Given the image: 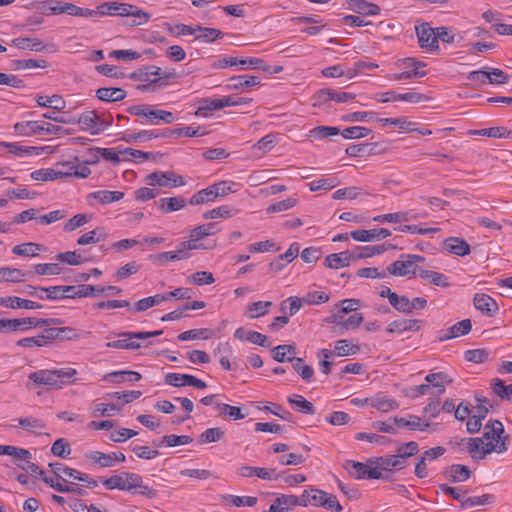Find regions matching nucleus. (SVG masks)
I'll list each match as a JSON object with an SVG mask.
<instances>
[{
  "label": "nucleus",
  "mask_w": 512,
  "mask_h": 512,
  "mask_svg": "<svg viewBox=\"0 0 512 512\" xmlns=\"http://www.w3.org/2000/svg\"><path fill=\"white\" fill-rule=\"evenodd\" d=\"M96 96L101 101L116 102L121 101L126 97V91L122 88H99L96 91Z\"/></svg>",
  "instance_id": "nucleus-28"
},
{
  "label": "nucleus",
  "mask_w": 512,
  "mask_h": 512,
  "mask_svg": "<svg viewBox=\"0 0 512 512\" xmlns=\"http://www.w3.org/2000/svg\"><path fill=\"white\" fill-rule=\"evenodd\" d=\"M76 123L81 125L83 130H89L92 135H97L102 132V127L99 124V115L95 110L86 111L76 119Z\"/></svg>",
  "instance_id": "nucleus-15"
},
{
  "label": "nucleus",
  "mask_w": 512,
  "mask_h": 512,
  "mask_svg": "<svg viewBox=\"0 0 512 512\" xmlns=\"http://www.w3.org/2000/svg\"><path fill=\"white\" fill-rule=\"evenodd\" d=\"M353 260H356L353 251L333 253L325 258V266L331 269L344 268L349 266Z\"/></svg>",
  "instance_id": "nucleus-17"
},
{
  "label": "nucleus",
  "mask_w": 512,
  "mask_h": 512,
  "mask_svg": "<svg viewBox=\"0 0 512 512\" xmlns=\"http://www.w3.org/2000/svg\"><path fill=\"white\" fill-rule=\"evenodd\" d=\"M345 468L356 479H367L368 465L354 460H347Z\"/></svg>",
  "instance_id": "nucleus-53"
},
{
  "label": "nucleus",
  "mask_w": 512,
  "mask_h": 512,
  "mask_svg": "<svg viewBox=\"0 0 512 512\" xmlns=\"http://www.w3.org/2000/svg\"><path fill=\"white\" fill-rule=\"evenodd\" d=\"M90 151L95 154V160H87V164H97L99 162V155H101L105 160L111 161L114 164H119L121 161L119 153L109 148H91Z\"/></svg>",
  "instance_id": "nucleus-39"
},
{
  "label": "nucleus",
  "mask_w": 512,
  "mask_h": 512,
  "mask_svg": "<svg viewBox=\"0 0 512 512\" xmlns=\"http://www.w3.org/2000/svg\"><path fill=\"white\" fill-rule=\"evenodd\" d=\"M89 459H91L95 464H98L100 467H112L115 464V459L111 454H105L100 451H92L88 455Z\"/></svg>",
  "instance_id": "nucleus-64"
},
{
  "label": "nucleus",
  "mask_w": 512,
  "mask_h": 512,
  "mask_svg": "<svg viewBox=\"0 0 512 512\" xmlns=\"http://www.w3.org/2000/svg\"><path fill=\"white\" fill-rule=\"evenodd\" d=\"M76 374L77 370L70 367L54 370L42 369L30 373L28 378L39 386L62 388L63 385L72 383L73 381L70 379Z\"/></svg>",
  "instance_id": "nucleus-2"
},
{
  "label": "nucleus",
  "mask_w": 512,
  "mask_h": 512,
  "mask_svg": "<svg viewBox=\"0 0 512 512\" xmlns=\"http://www.w3.org/2000/svg\"><path fill=\"white\" fill-rule=\"evenodd\" d=\"M444 248L451 254L464 257L471 252L470 245L462 238L449 237L443 241Z\"/></svg>",
  "instance_id": "nucleus-20"
},
{
  "label": "nucleus",
  "mask_w": 512,
  "mask_h": 512,
  "mask_svg": "<svg viewBox=\"0 0 512 512\" xmlns=\"http://www.w3.org/2000/svg\"><path fill=\"white\" fill-rule=\"evenodd\" d=\"M56 259L58 261L65 262L72 266L81 265L88 261L87 258L82 256V254L79 250L58 253L56 255Z\"/></svg>",
  "instance_id": "nucleus-46"
},
{
  "label": "nucleus",
  "mask_w": 512,
  "mask_h": 512,
  "mask_svg": "<svg viewBox=\"0 0 512 512\" xmlns=\"http://www.w3.org/2000/svg\"><path fill=\"white\" fill-rule=\"evenodd\" d=\"M472 328L471 320L470 319H463L460 322H457L450 328L446 330H442L441 336L439 337V341L443 342L446 340H450L459 336L467 335Z\"/></svg>",
  "instance_id": "nucleus-16"
},
{
  "label": "nucleus",
  "mask_w": 512,
  "mask_h": 512,
  "mask_svg": "<svg viewBox=\"0 0 512 512\" xmlns=\"http://www.w3.org/2000/svg\"><path fill=\"white\" fill-rule=\"evenodd\" d=\"M350 235L356 241L369 242L385 239L391 235V232L386 228H374L370 230L360 229L352 231Z\"/></svg>",
  "instance_id": "nucleus-14"
},
{
  "label": "nucleus",
  "mask_w": 512,
  "mask_h": 512,
  "mask_svg": "<svg viewBox=\"0 0 512 512\" xmlns=\"http://www.w3.org/2000/svg\"><path fill=\"white\" fill-rule=\"evenodd\" d=\"M273 359L277 362H292L295 358L296 348L294 345L282 344L273 348Z\"/></svg>",
  "instance_id": "nucleus-27"
},
{
  "label": "nucleus",
  "mask_w": 512,
  "mask_h": 512,
  "mask_svg": "<svg viewBox=\"0 0 512 512\" xmlns=\"http://www.w3.org/2000/svg\"><path fill=\"white\" fill-rule=\"evenodd\" d=\"M230 82L229 89L239 90L260 84V79L257 76L240 75L230 78Z\"/></svg>",
  "instance_id": "nucleus-30"
},
{
  "label": "nucleus",
  "mask_w": 512,
  "mask_h": 512,
  "mask_svg": "<svg viewBox=\"0 0 512 512\" xmlns=\"http://www.w3.org/2000/svg\"><path fill=\"white\" fill-rule=\"evenodd\" d=\"M45 250L42 244L27 242L13 247L12 252L18 256L35 257L39 252Z\"/></svg>",
  "instance_id": "nucleus-32"
},
{
  "label": "nucleus",
  "mask_w": 512,
  "mask_h": 512,
  "mask_svg": "<svg viewBox=\"0 0 512 512\" xmlns=\"http://www.w3.org/2000/svg\"><path fill=\"white\" fill-rule=\"evenodd\" d=\"M493 392L501 399L512 400V384L505 385L499 378H493L490 382Z\"/></svg>",
  "instance_id": "nucleus-43"
},
{
  "label": "nucleus",
  "mask_w": 512,
  "mask_h": 512,
  "mask_svg": "<svg viewBox=\"0 0 512 512\" xmlns=\"http://www.w3.org/2000/svg\"><path fill=\"white\" fill-rule=\"evenodd\" d=\"M80 294L82 297H96L99 295H102L104 293H111V294H120L122 292L121 288L117 286H100V285H87V284H81L80 285Z\"/></svg>",
  "instance_id": "nucleus-23"
},
{
  "label": "nucleus",
  "mask_w": 512,
  "mask_h": 512,
  "mask_svg": "<svg viewBox=\"0 0 512 512\" xmlns=\"http://www.w3.org/2000/svg\"><path fill=\"white\" fill-rule=\"evenodd\" d=\"M225 435L220 427L208 428L199 436L200 444H208L220 441Z\"/></svg>",
  "instance_id": "nucleus-52"
},
{
  "label": "nucleus",
  "mask_w": 512,
  "mask_h": 512,
  "mask_svg": "<svg viewBox=\"0 0 512 512\" xmlns=\"http://www.w3.org/2000/svg\"><path fill=\"white\" fill-rule=\"evenodd\" d=\"M0 455H9L18 460H27L32 457L29 450L10 445H0Z\"/></svg>",
  "instance_id": "nucleus-48"
},
{
  "label": "nucleus",
  "mask_w": 512,
  "mask_h": 512,
  "mask_svg": "<svg viewBox=\"0 0 512 512\" xmlns=\"http://www.w3.org/2000/svg\"><path fill=\"white\" fill-rule=\"evenodd\" d=\"M415 29L421 48L428 50H437L439 48L436 29L432 28L429 23H423L416 26Z\"/></svg>",
  "instance_id": "nucleus-10"
},
{
  "label": "nucleus",
  "mask_w": 512,
  "mask_h": 512,
  "mask_svg": "<svg viewBox=\"0 0 512 512\" xmlns=\"http://www.w3.org/2000/svg\"><path fill=\"white\" fill-rule=\"evenodd\" d=\"M419 451L418 443L415 441H410L407 443H401L396 452L398 456H401V460L404 461V464L407 466V459Z\"/></svg>",
  "instance_id": "nucleus-58"
},
{
  "label": "nucleus",
  "mask_w": 512,
  "mask_h": 512,
  "mask_svg": "<svg viewBox=\"0 0 512 512\" xmlns=\"http://www.w3.org/2000/svg\"><path fill=\"white\" fill-rule=\"evenodd\" d=\"M37 275H59L63 268L58 263H40L34 266Z\"/></svg>",
  "instance_id": "nucleus-63"
},
{
  "label": "nucleus",
  "mask_w": 512,
  "mask_h": 512,
  "mask_svg": "<svg viewBox=\"0 0 512 512\" xmlns=\"http://www.w3.org/2000/svg\"><path fill=\"white\" fill-rule=\"evenodd\" d=\"M404 260H397L387 267V272L394 276H407L409 274H418L421 270L417 263L425 261V257L416 254L403 255Z\"/></svg>",
  "instance_id": "nucleus-7"
},
{
  "label": "nucleus",
  "mask_w": 512,
  "mask_h": 512,
  "mask_svg": "<svg viewBox=\"0 0 512 512\" xmlns=\"http://www.w3.org/2000/svg\"><path fill=\"white\" fill-rule=\"evenodd\" d=\"M396 246L392 244H380L375 246H364V247H356V249L353 251L355 259H363V258H369L374 255L382 254L383 252L387 251L388 249H395Z\"/></svg>",
  "instance_id": "nucleus-26"
},
{
  "label": "nucleus",
  "mask_w": 512,
  "mask_h": 512,
  "mask_svg": "<svg viewBox=\"0 0 512 512\" xmlns=\"http://www.w3.org/2000/svg\"><path fill=\"white\" fill-rule=\"evenodd\" d=\"M238 210L223 205L212 210H209L203 214L204 219H215V218H230L234 216Z\"/></svg>",
  "instance_id": "nucleus-55"
},
{
  "label": "nucleus",
  "mask_w": 512,
  "mask_h": 512,
  "mask_svg": "<svg viewBox=\"0 0 512 512\" xmlns=\"http://www.w3.org/2000/svg\"><path fill=\"white\" fill-rule=\"evenodd\" d=\"M68 172H56L55 169H39L31 173V178L35 181H53L56 179L64 178Z\"/></svg>",
  "instance_id": "nucleus-38"
},
{
  "label": "nucleus",
  "mask_w": 512,
  "mask_h": 512,
  "mask_svg": "<svg viewBox=\"0 0 512 512\" xmlns=\"http://www.w3.org/2000/svg\"><path fill=\"white\" fill-rule=\"evenodd\" d=\"M473 302L477 310L489 317H493L498 313L499 307L497 302L487 294L476 293L474 295Z\"/></svg>",
  "instance_id": "nucleus-13"
},
{
  "label": "nucleus",
  "mask_w": 512,
  "mask_h": 512,
  "mask_svg": "<svg viewBox=\"0 0 512 512\" xmlns=\"http://www.w3.org/2000/svg\"><path fill=\"white\" fill-rule=\"evenodd\" d=\"M375 463L383 470H390L391 468L400 470L406 467L404 461L401 460V456L397 454L376 458Z\"/></svg>",
  "instance_id": "nucleus-40"
},
{
  "label": "nucleus",
  "mask_w": 512,
  "mask_h": 512,
  "mask_svg": "<svg viewBox=\"0 0 512 512\" xmlns=\"http://www.w3.org/2000/svg\"><path fill=\"white\" fill-rule=\"evenodd\" d=\"M193 438L188 435H165L158 443V446L175 447L179 445L190 444Z\"/></svg>",
  "instance_id": "nucleus-51"
},
{
  "label": "nucleus",
  "mask_w": 512,
  "mask_h": 512,
  "mask_svg": "<svg viewBox=\"0 0 512 512\" xmlns=\"http://www.w3.org/2000/svg\"><path fill=\"white\" fill-rule=\"evenodd\" d=\"M349 9L355 13L367 16L378 15L381 11L377 4L368 2L366 0H346Z\"/></svg>",
  "instance_id": "nucleus-22"
},
{
  "label": "nucleus",
  "mask_w": 512,
  "mask_h": 512,
  "mask_svg": "<svg viewBox=\"0 0 512 512\" xmlns=\"http://www.w3.org/2000/svg\"><path fill=\"white\" fill-rule=\"evenodd\" d=\"M130 77L134 80L144 82L149 81L150 85L155 87L164 85L165 83H163V81L165 80L175 79L177 77V73L175 70L162 71L160 67L151 65L138 69L137 71L133 72Z\"/></svg>",
  "instance_id": "nucleus-5"
},
{
  "label": "nucleus",
  "mask_w": 512,
  "mask_h": 512,
  "mask_svg": "<svg viewBox=\"0 0 512 512\" xmlns=\"http://www.w3.org/2000/svg\"><path fill=\"white\" fill-rule=\"evenodd\" d=\"M196 32H200V34L196 36V39L206 42H212L223 37V32L216 28H208L198 25L196 26Z\"/></svg>",
  "instance_id": "nucleus-54"
},
{
  "label": "nucleus",
  "mask_w": 512,
  "mask_h": 512,
  "mask_svg": "<svg viewBox=\"0 0 512 512\" xmlns=\"http://www.w3.org/2000/svg\"><path fill=\"white\" fill-rule=\"evenodd\" d=\"M127 112L131 115L143 118L146 123L158 125L160 122L166 124L173 123L176 119L175 115L167 110L157 109L156 106L150 104H138L127 108Z\"/></svg>",
  "instance_id": "nucleus-3"
},
{
  "label": "nucleus",
  "mask_w": 512,
  "mask_h": 512,
  "mask_svg": "<svg viewBox=\"0 0 512 512\" xmlns=\"http://www.w3.org/2000/svg\"><path fill=\"white\" fill-rule=\"evenodd\" d=\"M12 44L19 49H29L32 51H42L44 46L37 38L19 37L12 40Z\"/></svg>",
  "instance_id": "nucleus-45"
},
{
  "label": "nucleus",
  "mask_w": 512,
  "mask_h": 512,
  "mask_svg": "<svg viewBox=\"0 0 512 512\" xmlns=\"http://www.w3.org/2000/svg\"><path fill=\"white\" fill-rule=\"evenodd\" d=\"M510 436L505 434L501 421H489L484 426L482 437L469 438L467 448L473 459H484L492 452L503 453L508 450Z\"/></svg>",
  "instance_id": "nucleus-1"
},
{
  "label": "nucleus",
  "mask_w": 512,
  "mask_h": 512,
  "mask_svg": "<svg viewBox=\"0 0 512 512\" xmlns=\"http://www.w3.org/2000/svg\"><path fill=\"white\" fill-rule=\"evenodd\" d=\"M298 253L299 244L292 243L284 254L279 255L270 263V269L276 273L281 271L285 267L286 263L292 262L297 257Z\"/></svg>",
  "instance_id": "nucleus-21"
},
{
  "label": "nucleus",
  "mask_w": 512,
  "mask_h": 512,
  "mask_svg": "<svg viewBox=\"0 0 512 512\" xmlns=\"http://www.w3.org/2000/svg\"><path fill=\"white\" fill-rule=\"evenodd\" d=\"M426 382L435 388H438V394H442L445 392L444 383L452 382L451 379H448L447 374L444 372L430 373L425 377Z\"/></svg>",
  "instance_id": "nucleus-47"
},
{
  "label": "nucleus",
  "mask_w": 512,
  "mask_h": 512,
  "mask_svg": "<svg viewBox=\"0 0 512 512\" xmlns=\"http://www.w3.org/2000/svg\"><path fill=\"white\" fill-rule=\"evenodd\" d=\"M140 482H143L142 477L139 474L131 472H121L120 474L113 475L110 478L103 480V485L109 489H119L124 491H132L140 486Z\"/></svg>",
  "instance_id": "nucleus-8"
},
{
  "label": "nucleus",
  "mask_w": 512,
  "mask_h": 512,
  "mask_svg": "<svg viewBox=\"0 0 512 512\" xmlns=\"http://www.w3.org/2000/svg\"><path fill=\"white\" fill-rule=\"evenodd\" d=\"M16 133L25 136L31 135H61L64 132L62 126L46 123L43 121H26L16 123L14 126Z\"/></svg>",
  "instance_id": "nucleus-6"
},
{
  "label": "nucleus",
  "mask_w": 512,
  "mask_h": 512,
  "mask_svg": "<svg viewBox=\"0 0 512 512\" xmlns=\"http://www.w3.org/2000/svg\"><path fill=\"white\" fill-rule=\"evenodd\" d=\"M393 422L398 427L407 428L411 431H424L428 428H431L433 431L437 430L438 424L437 423H429V422H423L422 419L419 416L416 415H409V419L403 418V417H394Z\"/></svg>",
  "instance_id": "nucleus-11"
},
{
  "label": "nucleus",
  "mask_w": 512,
  "mask_h": 512,
  "mask_svg": "<svg viewBox=\"0 0 512 512\" xmlns=\"http://www.w3.org/2000/svg\"><path fill=\"white\" fill-rule=\"evenodd\" d=\"M251 98L226 96L219 99H202L195 115L200 117H207L209 111L220 110L225 107L240 106L249 104Z\"/></svg>",
  "instance_id": "nucleus-4"
},
{
  "label": "nucleus",
  "mask_w": 512,
  "mask_h": 512,
  "mask_svg": "<svg viewBox=\"0 0 512 512\" xmlns=\"http://www.w3.org/2000/svg\"><path fill=\"white\" fill-rule=\"evenodd\" d=\"M371 405L383 413H387L399 407V403L396 400L382 396H376L372 399Z\"/></svg>",
  "instance_id": "nucleus-49"
},
{
  "label": "nucleus",
  "mask_w": 512,
  "mask_h": 512,
  "mask_svg": "<svg viewBox=\"0 0 512 512\" xmlns=\"http://www.w3.org/2000/svg\"><path fill=\"white\" fill-rule=\"evenodd\" d=\"M36 102L41 107H50L55 110L62 111L65 109L66 103L60 95L38 96Z\"/></svg>",
  "instance_id": "nucleus-41"
},
{
  "label": "nucleus",
  "mask_w": 512,
  "mask_h": 512,
  "mask_svg": "<svg viewBox=\"0 0 512 512\" xmlns=\"http://www.w3.org/2000/svg\"><path fill=\"white\" fill-rule=\"evenodd\" d=\"M30 272H24L18 268L1 267L0 268V282H21L24 278L30 275Z\"/></svg>",
  "instance_id": "nucleus-34"
},
{
  "label": "nucleus",
  "mask_w": 512,
  "mask_h": 512,
  "mask_svg": "<svg viewBox=\"0 0 512 512\" xmlns=\"http://www.w3.org/2000/svg\"><path fill=\"white\" fill-rule=\"evenodd\" d=\"M217 232L215 223H208L200 225L191 231V238L195 239L196 243L206 236L214 235Z\"/></svg>",
  "instance_id": "nucleus-62"
},
{
  "label": "nucleus",
  "mask_w": 512,
  "mask_h": 512,
  "mask_svg": "<svg viewBox=\"0 0 512 512\" xmlns=\"http://www.w3.org/2000/svg\"><path fill=\"white\" fill-rule=\"evenodd\" d=\"M191 379L190 374L168 373L165 376V383L174 387L190 386Z\"/></svg>",
  "instance_id": "nucleus-61"
},
{
  "label": "nucleus",
  "mask_w": 512,
  "mask_h": 512,
  "mask_svg": "<svg viewBox=\"0 0 512 512\" xmlns=\"http://www.w3.org/2000/svg\"><path fill=\"white\" fill-rule=\"evenodd\" d=\"M51 470L53 471V473L59 477V478H62L64 482H67V479L63 478L62 477V474L69 477V478H72L74 480H76V478L78 477V475H80V472L76 469H73V468H70L68 466H65L61 463H50L49 464Z\"/></svg>",
  "instance_id": "nucleus-56"
},
{
  "label": "nucleus",
  "mask_w": 512,
  "mask_h": 512,
  "mask_svg": "<svg viewBox=\"0 0 512 512\" xmlns=\"http://www.w3.org/2000/svg\"><path fill=\"white\" fill-rule=\"evenodd\" d=\"M377 143H361L351 145L346 149V154L351 157H365L376 153Z\"/></svg>",
  "instance_id": "nucleus-33"
},
{
  "label": "nucleus",
  "mask_w": 512,
  "mask_h": 512,
  "mask_svg": "<svg viewBox=\"0 0 512 512\" xmlns=\"http://www.w3.org/2000/svg\"><path fill=\"white\" fill-rule=\"evenodd\" d=\"M293 369L302 377L303 380L309 382L313 375L314 370L311 366L304 364L302 358L295 357L292 361Z\"/></svg>",
  "instance_id": "nucleus-60"
},
{
  "label": "nucleus",
  "mask_w": 512,
  "mask_h": 512,
  "mask_svg": "<svg viewBox=\"0 0 512 512\" xmlns=\"http://www.w3.org/2000/svg\"><path fill=\"white\" fill-rule=\"evenodd\" d=\"M217 198V192H214L212 186L202 189L195 193L189 200L191 205H200L214 201Z\"/></svg>",
  "instance_id": "nucleus-44"
},
{
  "label": "nucleus",
  "mask_w": 512,
  "mask_h": 512,
  "mask_svg": "<svg viewBox=\"0 0 512 512\" xmlns=\"http://www.w3.org/2000/svg\"><path fill=\"white\" fill-rule=\"evenodd\" d=\"M444 475L453 483L464 482L470 478L471 470L468 466L454 464L444 471Z\"/></svg>",
  "instance_id": "nucleus-25"
},
{
  "label": "nucleus",
  "mask_w": 512,
  "mask_h": 512,
  "mask_svg": "<svg viewBox=\"0 0 512 512\" xmlns=\"http://www.w3.org/2000/svg\"><path fill=\"white\" fill-rule=\"evenodd\" d=\"M31 317L20 319H0V333L7 334L16 331H26L31 329Z\"/></svg>",
  "instance_id": "nucleus-19"
},
{
  "label": "nucleus",
  "mask_w": 512,
  "mask_h": 512,
  "mask_svg": "<svg viewBox=\"0 0 512 512\" xmlns=\"http://www.w3.org/2000/svg\"><path fill=\"white\" fill-rule=\"evenodd\" d=\"M471 133L474 135L487 136L493 138H507L510 136L512 132L507 130L505 127H490L480 130H474Z\"/></svg>",
  "instance_id": "nucleus-59"
},
{
  "label": "nucleus",
  "mask_w": 512,
  "mask_h": 512,
  "mask_svg": "<svg viewBox=\"0 0 512 512\" xmlns=\"http://www.w3.org/2000/svg\"><path fill=\"white\" fill-rule=\"evenodd\" d=\"M173 176V172H161L155 171L146 176V181L150 185H159L162 187L169 186L171 177Z\"/></svg>",
  "instance_id": "nucleus-57"
},
{
  "label": "nucleus",
  "mask_w": 512,
  "mask_h": 512,
  "mask_svg": "<svg viewBox=\"0 0 512 512\" xmlns=\"http://www.w3.org/2000/svg\"><path fill=\"white\" fill-rule=\"evenodd\" d=\"M276 502L281 506L288 507V511L297 505L306 507L310 502V492L304 490L300 497L282 494L276 498Z\"/></svg>",
  "instance_id": "nucleus-24"
},
{
  "label": "nucleus",
  "mask_w": 512,
  "mask_h": 512,
  "mask_svg": "<svg viewBox=\"0 0 512 512\" xmlns=\"http://www.w3.org/2000/svg\"><path fill=\"white\" fill-rule=\"evenodd\" d=\"M0 305L11 309H30L37 310L41 309L42 305L38 302H34L27 299H22L17 296H7L0 298Z\"/></svg>",
  "instance_id": "nucleus-18"
},
{
  "label": "nucleus",
  "mask_w": 512,
  "mask_h": 512,
  "mask_svg": "<svg viewBox=\"0 0 512 512\" xmlns=\"http://www.w3.org/2000/svg\"><path fill=\"white\" fill-rule=\"evenodd\" d=\"M141 378V374L135 371H114L106 374L103 379L119 384L124 381L137 382Z\"/></svg>",
  "instance_id": "nucleus-29"
},
{
  "label": "nucleus",
  "mask_w": 512,
  "mask_h": 512,
  "mask_svg": "<svg viewBox=\"0 0 512 512\" xmlns=\"http://www.w3.org/2000/svg\"><path fill=\"white\" fill-rule=\"evenodd\" d=\"M419 277L428 280L435 286L448 287L450 285L448 277L439 272L423 269L419 271Z\"/></svg>",
  "instance_id": "nucleus-42"
},
{
  "label": "nucleus",
  "mask_w": 512,
  "mask_h": 512,
  "mask_svg": "<svg viewBox=\"0 0 512 512\" xmlns=\"http://www.w3.org/2000/svg\"><path fill=\"white\" fill-rule=\"evenodd\" d=\"M124 195L122 191L99 190L89 193L86 199L89 205H94V201L107 205L122 200Z\"/></svg>",
  "instance_id": "nucleus-12"
},
{
  "label": "nucleus",
  "mask_w": 512,
  "mask_h": 512,
  "mask_svg": "<svg viewBox=\"0 0 512 512\" xmlns=\"http://www.w3.org/2000/svg\"><path fill=\"white\" fill-rule=\"evenodd\" d=\"M288 402L294 406V408L303 414L313 415L315 413L314 405L306 400L303 396L293 394L288 397Z\"/></svg>",
  "instance_id": "nucleus-35"
},
{
  "label": "nucleus",
  "mask_w": 512,
  "mask_h": 512,
  "mask_svg": "<svg viewBox=\"0 0 512 512\" xmlns=\"http://www.w3.org/2000/svg\"><path fill=\"white\" fill-rule=\"evenodd\" d=\"M342 316L339 314H334L331 317V322L337 323L343 326L346 329H355L360 326L363 321V315L361 313H354L350 317H348L345 321H339Z\"/></svg>",
  "instance_id": "nucleus-50"
},
{
  "label": "nucleus",
  "mask_w": 512,
  "mask_h": 512,
  "mask_svg": "<svg viewBox=\"0 0 512 512\" xmlns=\"http://www.w3.org/2000/svg\"><path fill=\"white\" fill-rule=\"evenodd\" d=\"M157 204L163 213H170L184 208L186 201L183 197L178 196L162 198L157 202Z\"/></svg>",
  "instance_id": "nucleus-31"
},
{
  "label": "nucleus",
  "mask_w": 512,
  "mask_h": 512,
  "mask_svg": "<svg viewBox=\"0 0 512 512\" xmlns=\"http://www.w3.org/2000/svg\"><path fill=\"white\" fill-rule=\"evenodd\" d=\"M217 409H219L218 416L221 418L229 417L232 420H240L245 418V414L242 413L241 408L232 406L226 403H215Z\"/></svg>",
  "instance_id": "nucleus-36"
},
{
  "label": "nucleus",
  "mask_w": 512,
  "mask_h": 512,
  "mask_svg": "<svg viewBox=\"0 0 512 512\" xmlns=\"http://www.w3.org/2000/svg\"><path fill=\"white\" fill-rule=\"evenodd\" d=\"M107 234L105 233L103 228L97 227L92 231H89L82 236H80L77 240L78 245H89L104 241L106 239Z\"/></svg>",
  "instance_id": "nucleus-37"
},
{
  "label": "nucleus",
  "mask_w": 512,
  "mask_h": 512,
  "mask_svg": "<svg viewBox=\"0 0 512 512\" xmlns=\"http://www.w3.org/2000/svg\"><path fill=\"white\" fill-rule=\"evenodd\" d=\"M42 292L46 293V299L48 300H59V299H75L81 298L80 285H68V286H50L40 287Z\"/></svg>",
  "instance_id": "nucleus-9"
}]
</instances>
